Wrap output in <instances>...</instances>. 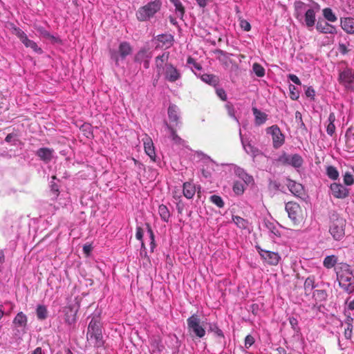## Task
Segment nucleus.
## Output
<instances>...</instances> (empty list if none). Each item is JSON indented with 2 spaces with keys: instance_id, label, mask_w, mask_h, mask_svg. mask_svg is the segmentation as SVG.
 Masks as SVG:
<instances>
[{
  "instance_id": "obj_40",
  "label": "nucleus",
  "mask_w": 354,
  "mask_h": 354,
  "mask_svg": "<svg viewBox=\"0 0 354 354\" xmlns=\"http://www.w3.org/2000/svg\"><path fill=\"white\" fill-rule=\"evenodd\" d=\"M252 70L255 75L259 77H262L265 75L264 68L258 63H254L252 65Z\"/></svg>"
},
{
  "instance_id": "obj_45",
  "label": "nucleus",
  "mask_w": 354,
  "mask_h": 354,
  "mask_svg": "<svg viewBox=\"0 0 354 354\" xmlns=\"http://www.w3.org/2000/svg\"><path fill=\"white\" fill-rule=\"evenodd\" d=\"M210 201L216 205L218 207H223L224 206V202L222 198L217 195H212L210 196Z\"/></svg>"
},
{
  "instance_id": "obj_59",
  "label": "nucleus",
  "mask_w": 354,
  "mask_h": 354,
  "mask_svg": "<svg viewBox=\"0 0 354 354\" xmlns=\"http://www.w3.org/2000/svg\"><path fill=\"white\" fill-rule=\"evenodd\" d=\"M289 80L297 85H301L299 79L295 75H289Z\"/></svg>"
},
{
  "instance_id": "obj_49",
  "label": "nucleus",
  "mask_w": 354,
  "mask_h": 354,
  "mask_svg": "<svg viewBox=\"0 0 354 354\" xmlns=\"http://www.w3.org/2000/svg\"><path fill=\"white\" fill-rule=\"evenodd\" d=\"M289 90L290 92V97L292 100H297L299 97V90L296 88L295 86H292V88L289 86Z\"/></svg>"
},
{
  "instance_id": "obj_58",
  "label": "nucleus",
  "mask_w": 354,
  "mask_h": 354,
  "mask_svg": "<svg viewBox=\"0 0 354 354\" xmlns=\"http://www.w3.org/2000/svg\"><path fill=\"white\" fill-rule=\"evenodd\" d=\"M92 250V246L90 244H86L83 246V251L87 256L89 255Z\"/></svg>"
},
{
  "instance_id": "obj_38",
  "label": "nucleus",
  "mask_w": 354,
  "mask_h": 354,
  "mask_svg": "<svg viewBox=\"0 0 354 354\" xmlns=\"http://www.w3.org/2000/svg\"><path fill=\"white\" fill-rule=\"evenodd\" d=\"M232 220L238 227L241 229H246L248 227V222L244 218L238 216H233Z\"/></svg>"
},
{
  "instance_id": "obj_57",
  "label": "nucleus",
  "mask_w": 354,
  "mask_h": 354,
  "mask_svg": "<svg viewBox=\"0 0 354 354\" xmlns=\"http://www.w3.org/2000/svg\"><path fill=\"white\" fill-rule=\"evenodd\" d=\"M295 118H296V120H297V121L298 122V124H299V125H301V127H302V126H304V122H303V121H302V118H301V113H300V112L297 111V112L295 113Z\"/></svg>"
},
{
  "instance_id": "obj_42",
  "label": "nucleus",
  "mask_w": 354,
  "mask_h": 354,
  "mask_svg": "<svg viewBox=\"0 0 354 354\" xmlns=\"http://www.w3.org/2000/svg\"><path fill=\"white\" fill-rule=\"evenodd\" d=\"M225 108L227 111L229 116L233 118L239 124V120L235 115V110L233 104L231 102H227L225 104Z\"/></svg>"
},
{
  "instance_id": "obj_6",
  "label": "nucleus",
  "mask_w": 354,
  "mask_h": 354,
  "mask_svg": "<svg viewBox=\"0 0 354 354\" xmlns=\"http://www.w3.org/2000/svg\"><path fill=\"white\" fill-rule=\"evenodd\" d=\"M132 53V47L129 43L122 41L120 44L118 50L111 49V58L115 61L116 65H119L120 60L124 59Z\"/></svg>"
},
{
  "instance_id": "obj_53",
  "label": "nucleus",
  "mask_w": 354,
  "mask_h": 354,
  "mask_svg": "<svg viewBox=\"0 0 354 354\" xmlns=\"http://www.w3.org/2000/svg\"><path fill=\"white\" fill-rule=\"evenodd\" d=\"M216 93L221 100H222L223 101L226 100L227 95L225 93V91L223 88H216Z\"/></svg>"
},
{
  "instance_id": "obj_1",
  "label": "nucleus",
  "mask_w": 354,
  "mask_h": 354,
  "mask_svg": "<svg viewBox=\"0 0 354 354\" xmlns=\"http://www.w3.org/2000/svg\"><path fill=\"white\" fill-rule=\"evenodd\" d=\"M86 338L95 347L100 348L104 344L100 313H95L88 326Z\"/></svg>"
},
{
  "instance_id": "obj_64",
  "label": "nucleus",
  "mask_w": 354,
  "mask_h": 354,
  "mask_svg": "<svg viewBox=\"0 0 354 354\" xmlns=\"http://www.w3.org/2000/svg\"><path fill=\"white\" fill-rule=\"evenodd\" d=\"M31 354H43L42 350L40 347H37L34 350V351Z\"/></svg>"
},
{
  "instance_id": "obj_62",
  "label": "nucleus",
  "mask_w": 354,
  "mask_h": 354,
  "mask_svg": "<svg viewBox=\"0 0 354 354\" xmlns=\"http://www.w3.org/2000/svg\"><path fill=\"white\" fill-rule=\"evenodd\" d=\"M65 322L69 324V325H71L73 324V323H75V315H73V317L72 318H70L68 317H66L65 318Z\"/></svg>"
},
{
  "instance_id": "obj_14",
  "label": "nucleus",
  "mask_w": 354,
  "mask_h": 354,
  "mask_svg": "<svg viewBox=\"0 0 354 354\" xmlns=\"http://www.w3.org/2000/svg\"><path fill=\"white\" fill-rule=\"evenodd\" d=\"M163 72L165 79L171 82H176L181 77L180 72L171 64H165Z\"/></svg>"
},
{
  "instance_id": "obj_35",
  "label": "nucleus",
  "mask_w": 354,
  "mask_h": 354,
  "mask_svg": "<svg viewBox=\"0 0 354 354\" xmlns=\"http://www.w3.org/2000/svg\"><path fill=\"white\" fill-rule=\"evenodd\" d=\"M335 121V115L334 113H330L328 116V124H327V127H326V131H327L328 134L330 136H332L335 131V127L334 124Z\"/></svg>"
},
{
  "instance_id": "obj_15",
  "label": "nucleus",
  "mask_w": 354,
  "mask_h": 354,
  "mask_svg": "<svg viewBox=\"0 0 354 354\" xmlns=\"http://www.w3.org/2000/svg\"><path fill=\"white\" fill-rule=\"evenodd\" d=\"M330 189L332 195L337 198H344L348 194V189L341 184L332 183Z\"/></svg>"
},
{
  "instance_id": "obj_7",
  "label": "nucleus",
  "mask_w": 354,
  "mask_h": 354,
  "mask_svg": "<svg viewBox=\"0 0 354 354\" xmlns=\"http://www.w3.org/2000/svg\"><path fill=\"white\" fill-rule=\"evenodd\" d=\"M187 328L196 337L202 338L205 335V330L201 323V319L196 314H194L187 319Z\"/></svg>"
},
{
  "instance_id": "obj_55",
  "label": "nucleus",
  "mask_w": 354,
  "mask_h": 354,
  "mask_svg": "<svg viewBox=\"0 0 354 354\" xmlns=\"http://www.w3.org/2000/svg\"><path fill=\"white\" fill-rule=\"evenodd\" d=\"M352 334V327L350 324H348L347 328L345 329L344 335L346 339H350Z\"/></svg>"
},
{
  "instance_id": "obj_43",
  "label": "nucleus",
  "mask_w": 354,
  "mask_h": 354,
  "mask_svg": "<svg viewBox=\"0 0 354 354\" xmlns=\"http://www.w3.org/2000/svg\"><path fill=\"white\" fill-rule=\"evenodd\" d=\"M326 173L328 176L332 180H336L339 176V172L336 168L333 166H329L327 167Z\"/></svg>"
},
{
  "instance_id": "obj_30",
  "label": "nucleus",
  "mask_w": 354,
  "mask_h": 354,
  "mask_svg": "<svg viewBox=\"0 0 354 354\" xmlns=\"http://www.w3.org/2000/svg\"><path fill=\"white\" fill-rule=\"evenodd\" d=\"M337 259L335 255L326 256L323 261V265L326 268L330 269L337 264Z\"/></svg>"
},
{
  "instance_id": "obj_46",
  "label": "nucleus",
  "mask_w": 354,
  "mask_h": 354,
  "mask_svg": "<svg viewBox=\"0 0 354 354\" xmlns=\"http://www.w3.org/2000/svg\"><path fill=\"white\" fill-rule=\"evenodd\" d=\"M209 330L214 333L218 337H224L223 331L218 327L216 324H210Z\"/></svg>"
},
{
  "instance_id": "obj_34",
  "label": "nucleus",
  "mask_w": 354,
  "mask_h": 354,
  "mask_svg": "<svg viewBox=\"0 0 354 354\" xmlns=\"http://www.w3.org/2000/svg\"><path fill=\"white\" fill-rule=\"evenodd\" d=\"M317 29L324 33H330L334 34L336 32V29L334 26L328 24L327 23H324V24H318L317 25Z\"/></svg>"
},
{
  "instance_id": "obj_33",
  "label": "nucleus",
  "mask_w": 354,
  "mask_h": 354,
  "mask_svg": "<svg viewBox=\"0 0 354 354\" xmlns=\"http://www.w3.org/2000/svg\"><path fill=\"white\" fill-rule=\"evenodd\" d=\"M289 191L295 195H300L303 192V186L300 183L289 180Z\"/></svg>"
},
{
  "instance_id": "obj_5",
  "label": "nucleus",
  "mask_w": 354,
  "mask_h": 354,
  "mask_svg": "<svg viewBox=\"0 0 354 354\" xmlns=\"http://www.w3.org/2000/svg\"><path fill=\"white\" fill-rule=\"evenodd\" d=\"M346 220L342 217H337L332 220L329 232L336 241L342 240L345 236Z\"/></svg>"
},
{
  "instance_id": "obj_51",
  "label": "nucleus",
  "mask_w": 354,
  "mask_h": 354,
  "mask_svg": "<svg viewBox=\"0 0 354 354\" xmlns=\"http://www.w3.org/2000/svg\"><path fill=\"white\" fill-rule=\"evenodd\" d=\"M148 233H149L150 241H151V243H150L151 250L153 251L156 246V244H155L154 234H153L152 230L150 227L148 228Z\"/></svg>"
},
{
  "instance_id": "obj_24",
  "label": "nucleus",
  "mask_w": 354,
  "mask_h": 354,
  "mask_svg": "<svg viewBox=\"0 0 354 354\" xmlns=\"http://www.w3.org/2000/svg\"><path fill=\"white\" fill-rule=\"evenodd\" d=\"M196 192L195 185L191 182H186L183 184V195L187 199H191L194 197Z\"/></svg>"
},
{
  "instance_id": "obj_22",
  "label": "nucleus",
  "mask_w": 354,
  "mask_h": 354,
  "mask_svg": "<svg viewBox=\"0 0 354 354\" xmlns=\"http://www.w3.org/2000/svg\"><path fill=\"white\" fill-rule=\"evenodd\" d=\"M158 46L162 48H168L173 44V37L171 35H159L157 39Z\"/></svg>"
},
{
  "instance_id": "obj_16",
  "label": "nucleus",
  "mask_w": 354,
  "mask_h": 354,
  "mask_svg": "<svg viewBox=\"0 0 354 354\" xmlns=\"http://www.w3.org/2000/svg\"><path fill=\"white\" fill-rule=\"evenodd\" d=\"M142 140H143L145 153L147 154V156H149V158L153 161H155L156 151H155V147L153 146V142L151 138L146 136L142 139Z\"/></svg>"
},
{
  "instance_id": "obj_8",
  "label": "nucleus",
  "mask_w": 354,
  "mask_h": 354,
  "mask_svg": "<svg viewBox=\"0 0 354 354\" xmlns=\"http://www.w3.org/2000/svg\"><path fill=\"white\" fill-rule=\"evenodd\" d=\"M338 81L346 90L354 91V72L346 68L339 73Z\"/></svg>"
},
{
  "instance_id": "obj_17",
  "label": "nucleus",
  "mask_w": 354,
  "mask_h": 354,
  "mask_svg": "<svg viewBox=\"0 0 354 354\" xmlns=\"http://www.w3.org/2000/svg\"><path fill=\"white\" fill-rule=\"evenodd\" d=\"M151 57V53L146 50H141L136 55L135 61L143 62L144 67L145 68H148L149 66V60Z\"/></svg>"
},
{
  "instance_id": "obj_61",
  "label": "nucleus",
  "mask_w": 354,
  "mask_h": 354,
  "mask_svg": "<svg viewBox=\"0 0 354 354\" xmlns=\"http://www.w3.org/2000/svg\"><path fill=\"white\" fill-rule=\"evenodd\" d=\"M339 51H340L342 53H343V54L346 53H347V51H348V50H347V48H346V45H345V44H339Z\"/></svg>"
},
{
  "instance_id": "obj_3",
  "label": "nucleus",
  "mask_w": 354,
  "mask_h": 354,
  "mask_svg": "<svg viewBox=\"0 0 354 354\" xmlns=\"http://www.w3.org/2000/svg\"><path fill=\"white\" fill-rule=\"evenodd\" d=\"M233 171L234 174L241 180H234L232 186L233 192L238 196L242 195L246 186L253 183V178L248 174L243 169L236 165L233 166Z\"/></svg>"
},
{
  "instance_id": "obj_26",
  "label": "nucleus",
  "mask_w": 354,
  "mask_h": 354,
  "mask_svg": "<svg viewBox=\"0 0 354 354\" xmlns=\"http://www.w3.org/2000/svg\"><path fill=\"white\" fill-rule=\"evenodd\" d=\"M304 23L308 28L314 26L315 22V12L313 9H308L304 14Z\"/></svg>"
},
{
  "instance_id": "obj_56",
  "label": "nucleus",
  "mask_w": 354,
  "mask_h": 354,
  "mask_svg": "<svg viewBox=\"0 0 354 354\" xmlns=\"http://www.w3.org/2000/svg\"><path fill=\"white\" fill-rule=\"evenodd\" d=\"M306 95L308 97L313 98L315 96V91L310 87L307 88V89L305 91Z\"/></svg>"
},
{
  "instance_id": "obj_48",
  "label": "nucleus",
  "mask_w": 354,
  "mask_h": 354,
  "mask_svg": "<svg viewBox=\"0 0 354 354\" xmlns=\"http://www.w3.org/2000/svg\"><path fill=\"white\" fill-rule=\"evenodd\" d=\"M344 183L346 185H352L354 183V178L350 172H346L344 175Z\"/></svg>"
},
{
  "instance_id": "obj_11",
  "label": "nucleus",
  "mask_w": 354,
  "mask_h": 354,
  "mask_svg": "<svg viewBox=\"0 0 354 354\" xmlns=\"http://www.w3.org/2000/svg\"><path fill=\"white\" fill-rule=\"evenodd\" d=\"M267 133L271 134L274 147L279 148L284 142L285 137L277 126L274 125L268 127Z\"/></svg>"
},
{
  "instance_id": "obj_44",
  "label": "nucleus",
  "mask_w": 354,
  "mask_h": 354,
  "mask_svg": "<svg viewBox=\"0 0 354 354\" xmlns=\"http://www.w3.org/2000/svg\"><path fill=\"white\" fill-rule=\"evenodd\" d=\"M201 80L211 85H215L217 82L216 77L212 75L204 74L201 76Z\"/></svg>"
},
{
  "instance_id": "obj_29",
  "label": "nucleus",
  "mask_w": 354,
  "mask_h": 354,
  "mask_svg": "<svg viewBox=\"0 0 354 354\" xmlns=\"http://www.w3.org/2000/svg\"><path fill=\"white\" fill-rule=\"evenodd\" d=\"M315 288V277H308L304 282V290L306 295L311 293L313 290Z\"/></svg>"
},
{
  "instance_id": "obj_47",
  "label": "nucleus",
  "mask_w": 354,
  "mask_h": 354,
  "mask_svg": "<svg viewBox=\"0 0 354 354\" xmlns=\"http://www.w3.org/2000/svg\"><path fill=\"white\" fill-rule=\"evenodd\" d=\"M136 237L138 240L141 241V248L145 250V245L142 241L143 230L140 227H137Z\"/></svg>"
},
{
  "instance_id": "obj_21",
  "label": "nucleus",
  "mask_w": 354,
  "mask_h": 354,
  "mask_svg": "<svg viewBox=\"0 0 354 354\" xmlns=\"http://www.w3.org/2000/svg\"><path fill=\"white\" fill-rule=\"evenodd\" d=\"M168 116L171 124L177 126L179 120V109L177 106L171 104L168 108Z\"/></svg>"
},
{
  "instance_id": "obj_12",
  "label": "nucleus",
  "mask_w": 354,
  "mask_h": 354,
  "mask_svg": "<svg viewBox=\"0 0 354 354\" xmlns=\"http://www.w3.org/2000/svg\"><path fill=\"white\" fill-rule=\"evenodd\" d=\"M257 250L261 258L268 264L277 265L280 259L278 253L263 250L261 247L257 246Z\"/></svg>"
},
{
  "instance_id": "obj_52",
  "label": "nucleus",
  "mask_w": 354,
  "mask_h": 354,
  "mask_svg": "<svg viewBox=\"0 0 354 354\" xmlns=\"http://www.w3.org/2000/svg\"><path fill=\"white\" fill-rule=\"evenodd\" d=\"M240 26L245 31H249L251 29L250 24L245 19L240 21Z\"/></svg>"
},
{
  "instance_id": "obj_50",
  "label": "nucleus",
  "mask_w": 354,
  "mask_h": 354,
  "mask_svg": "<svg viewBox=\"0 0 354 354\" xmlns=\"http://www.w3.org/2000/svg\"><path fill=\"white\" fill-rule=\"evenodd\" d=\"M255 340L254 337L250 335H248L245 337V347L246 348H249L251 346H252L254 343Z\"/></svg>"
},
{
  "instance_id": "obj_37",
  "label": "nucleus",
  "mask_w": 354,
  "mask_h": 354,
  "mask_svg": "<svg viewBox=\"0 0 354 354\" xmlns=\"http://www.w3.org/2000/svg\"><path fill=\"white\" fill-rule=\"evenodd\" d=\"M170 1L175 6L176 16L182 19L184 15L185 10L181 2L179 0H170Z\"/></svg>"
},
{
  "instance_id": "obj_13",
  "label": "nucleus",
  "mask_w": 354,
  "mask_h": 354,
  "mask_svg": "<svg viewBox=\"0 0 354 354\" xmlns=\"http://www.w3.org/2000/svg\"><path fill=\"white\" fill-rule=\"evenodd\" d=\"M165 129L169 134V138L173 142L174 147L179 149L186 147V142L176 133V131L171 127V124H169L167 122H165Z\"/></svg>"
},
{
  "instance_id": "obj_27",
  "label": "nucleus",
  "mask_w": 354,
  "mask_h": 354,
  "mask_svg": "<svg viewBox=\"0 0 354 354\" xmlns=\"http://www.w3.org/2000/svg\"><path fill=\"white\" fill-rule=\"evenodd\" d=\"M239 136L241 138L242 145L245 152L249 155L256 156L258 154V150L255 147H254L250 142H248L245 140L243 138L241 129H239Z\"/></svg>"
},
{
  "instance_id": "obj_19",
  "label": "nucleus",
  "mask_w": 354,
  "mask_h": 354,
  "mask_svg": "<svg viewBox=\"0 0 354 354\" xmlns=\"http://www.w3.org/2000/svg\"><path fill=\"white\" fill-rule=\"evenodd\" d=\"M289 165L296 169L298 172L303 170L304 159L299 154H293L289 158Z\"/></svg>"
},
{
  "instance_id": "obj_60",
  "label": "nucleus",
  "mask_w": 354,
  "mask_h": 354,
  "mask_svg": "<svg viewBox=\"0 0 354 354\" xmlns=\"http://www.w3.org/2000/svg\"><path fill=\"white\" fill-rule=\"evenodd\" d=\"M51 192L53 194V198H56L58 196V187L55 185H51Z\"/></svg>"
},
{
  "instance_id": "obj_39",
  "label": "nucleus",
  "mask_w": 354,
  "mask_h": 354,
  "mask_svg": "<svg viewBox=\"0 0 354 354\" xmlns=\"http://www.w3.org/2000/svg\"><path fill=\"white\" fill-rule=\"evenodd\" d=\"M327 296L326 292L324 290H317L313 292V297L317 301H325Z\"/></svg>"
},
{
  "instance_id": "obj_63",
  "label": "nucleus",
  "mask_w": 354,
  "mask_h": 354,
  "mask_svg": "<svg viewBox=\"0 0 354 354\" xmlns=\"http://www.w3.org/2000/svg\"><path fill=\"white\" fill-rule=\"evenodd\" d=\"M201 7H205L207 3V0H196Z\"/></svg>"
},
{
  "instance_id": "obj_36",
  "label": "nucleus",
  "mask_w": 354,
  "mask_h": 354,
  "mask_svg": "<svg viewBox=\"0 0 354 354\" xmlns=\"http://www.w3.org/2000/svg\"><path fill=\"white\" fill-rule=\"evenodd\" d=\"M158 213L163 221H165V222L169 221V219L170 217V213H169V209L166 205H159Z\"/></svg>"
},
{
  "instance_id": "obj_32",
  "label": "nucleus",
  "mask_w": 354,
  "mask_h": 354,
  "mask_svg": "<svg viewBox=\"0 0 354 354\" xmlns=\"http://www.w3.org/2000/svg\"><path fill=\"white\" fill-rule=\"evenodd\" d=\"M48 310L44 305L39 304L36 308V315L39 320H44L48 317Z\"/></svg>"
},
{
  "instance_id": "obj_28",
  "label": "nucleus",
  "mask_w": 354,
  "mask_h": 354,
  "mask_svg": "<svg viewBox=\"0 0 354 354\" xmlns=\"http://www.w3.org/2000/svg\"><path fill=\"white\" fill-rule=\"evenodd\" d=\"M168 59H169V53H164L161 55L158 56L156 58V66L158 68V73L160 72L161 69H162V71H164L165 64H167Z\"/></svg>"
},
{
  "instance_id": "obj_18",
  "label": "nucleus",
  "mask_w": 354,
  "mask_h": 354,
  "mask_svg": "<svg viewBox=\"0 0 354 354\" xmlns=\"http://www.w3.org/2000/svg\"><path fill=\"white\" fill-rule=\"evenodd\" d=\"M12 323L15 328L24 330L27 326L28 317L23 312H19L14 318Z\"/></svg>"
},
{
  "instance_id": "obj_31",
  "label": "nucleus",
  "mask_w": 354,
  "mask_h": 354,
  "mask_svg": "<svg viewBox=\"0 0 354 354\" xmlns=\"http://www.w3.org/2000/svg\"><path fill=\"white\" fill-rule=\"evenodd\" d=\"M253 113L255 116V122L257 124H263L267 120V115L258 110L257 108H252Z\"/></svg>"
},
{
  "instance_id": "obj_41",
  "label": "nucleus",
  "mask_w": 354,
  "mask_h": 354,
  "mask_svg": "<svg viewBox=\"0 0 354 354\" xmlns=\"http://www.w3.org/2000/svg\"><path fill=\"white\" fill-rule=\"evenodd\" d=\"M323 15L324 17L330 22H334L337 20V17L330 8H325L323 10Z\"/></svg>"
},
{
  "instance_id": "obj_23",
  "label": "nucleus",
  "mask_w": 354,
  "mask_h": 354,
  "mask_svg": "<svg viewBox=\"0 0 354 354\" xmlns=\"http://www.w3.org/2000/svg\"><path fill=\"white\" fill-rule=\"evenodd\" d=\"M53 149L46 147L40 148L36 152L37 156L39 157L41 160L46 162L51 160L53 158Z\"/></svg>"
},
{
  "instance_id": "obj_20",
  "label": "nucleus",
  "mask_w": 354,
  "mask_h": 354,
  "mask_svg": "<svg viewBox=\"0 0 354 354\" xmlns=\"http://www.w3.org/2000/svg\"><path fill=\"white\" fill-rule=\"evenodd\" d=\"M342 28L348 34L354 35V18L344 17L341 19Z\"/></svg>"
},
{
  "instance_id": "obj_54",
  "label": "nucleus",
  "mask_w": 354,
  "mask_h": 354,
  "mask_svg": "<svg viewBox=\"0 0 354 354\" xmlns=\"http://www.w3.org/2000/svg\"><path fill=\"white\" fill-rule=\"evenodd\" d=\"M187 64L191 66L192 68H194L197 70H201V68L200 64L196 63L193 58L189 57L187 59Z\"/></svg>"
},
{
  "instance_id": "obj_2",
  "label": "nucleus",
  "mask_w": 354,
  "mask_h": 354,
  "mask_svg": "<svg viewBox=\"0 0 354 354\" xmlns=\"http://www.w3.org/2000/svg\"><path fill=\"white\" fill-rule=\"evenodd\" d=\"M335 270L339 286L348 293L354 292V275L351 266L347 263H341Z\"/></svg>"
},
{
  "instance_id": "obj_10",
  "label": "nucleus",
  "mask_w": 354,
  "mask_h": 354,
  "mask_svg": "<svg viewBox=\"0 0 354 354\" xmlns=\"http://www.w3.org/2000/svg\"><path fill=\"white\" fill-rule=\"evenodd\" d=\"M289 218L295 226H297L303 222L302 210L296 203L289 202Z\"/></svg>"
},
{
  "instance_id": "obj_9",
  "label": "nucleus",
  "mask_w": 354,
  "mask_h": 354,
  "mask_svg": "<svg viewBox=\"0 0 354 354\" xmlns=\"http://www.w3.org/2000/svg\"><path fill=\"white\" fill-rule=\"evenodd\" d=\"M13 33L20 39L24 45L27 48H30L34 52L41 54L42 50L39 48L37 44L32 40L28 38L26 34L20 28H15Z\"/></svg>"
},
{
  "instance_id": "obj_4",
  "label": "nucleus",
  "mask_w": 354,
  "mask_h": 354,
  "mask_svg": "<svg viewBox=\"0 0 354 354\" xmlns=\"http://www.w3.org/2000/svg\"><path fill=\"white\" fill-rule=\"evenodd\" d=\"M161 3L158 1H151L140 7L136 12V17L140 21H145L153 17L160 9Z\"/></svg>"
},
{
  "instance_id": "obj_25",
  "label": "nucleus",
  "mask_w": 354,
  "mask_h": 354,
  "mask_svg": "<svg viewBox=\"0 0 354 354\" xmlns=\"http://www.w3.org/2000/svg\"><path fill=\"white\" fill-rule=\"evenodd\" d=\"M308 6L301 1H296L295 3V17L300 21L304 18V14L308 10Z\"/></svg>"
}]
</instances>
